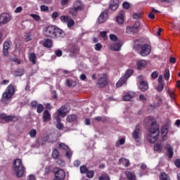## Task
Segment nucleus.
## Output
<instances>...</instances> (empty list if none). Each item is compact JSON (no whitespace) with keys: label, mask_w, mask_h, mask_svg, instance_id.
Segmentation results:
<instances>
[{"label":"nucleus","mask_w":180,"mask_h":180,"mask_svg":"<svg viewBox=\"0 0 180 180\" xmlns=\"http://www.w3.org/2000/svg\"><path fill=\"white\" fill-rule=\"evenodd\" d=\"M70 53H72L73 54H77L78 53V48L74 46L71 50Z\"/></svg>","instance_id":"obj_62"},{"label":"nucleus","mask_w":180,"mask_h":180,"mask_svg":"<svg viewBox=\"0 0 180 180\" xmlns=\"http://www.w3.org/2000/svg\"><path fill=\"white\" fill-rule=\"evenodd\" d=\"M95 50L96 51H101L102 50V44L101 43H97L95 44Z\"/></svg>","instance_id":"obj_46"},{"label":"nucleus","mask_w":180,"mask_h":180,"mask_svg":"<svg viewBox=\"0 0 180 180\" xmlns=\"http://www.w3.org/2000/svg\"><path fill=\"white\" fill-rule=\"evenodd\" d=\"M122 46H123V42L122 40L119 39L116 35H113V50L114 51H120V49H122Z\"/></svg>","instance_id":"obj_11"},{"label":"nucleus","mask_w":180,"mask_h":180,"mask_svg":"<svg viewBox=\"0 0 180 180\" xmlns=\"http://www.w3.org/2000/svg\"><path fill=\"white\" fill-rule=\"evenodd\" d=\"M29 134L30 137H35V136L37 134V131H36V129H32Z\"/></svg>","instance_id":"obj_49"},{"label":"nucleus","mask_w":180,"mask_h":180,"mask_svg":"<svg viewBox=\"0 0 180 180\" xmlns=\"http://www.w3.org/2000/svg\"><path fill=\"white\" fill-rule=\"evenodd\" d=\"M29 60L32 63V64H36V54L30 53L29 55Z\"/></svg>","instance_id":"obj_33"},{"label":"nucleus","mask_w":180,"mask_h":180,"mask_svg":"<svg viewBox=\"0 0 180 180\" xmlns=\"http://www.w3.org/2000/svg\"><path fill=\"white\" fill-rule=\"evenodd\" d=\"M0 119L5 120V122H16L18 117L15 115H6V114H1Z\"/></svg>","instance_id":"obj_14"},{"label":"nucleus","mask_w":180,"mask_h":180,"mask_svg":"<svg viewBox=\"0 0 180 180\" xmlns=\"http://www.w3.org/2000/svg\"><path fill=\"white\" fill-rule=\"evenodd\" d=\"M141 137V127L139 125H136L135 129L132 132V139L139 143Z\"/></svg>","instance_id":"obj_10"},{"label":"nucleus","mask_w":180,"mask_h":180,"mask_svg":"<svg viewBox=\"0 0 180 180\" xmlns=\"http://www.w3.org/2000/svg\"><path fill=\"white\" fill-rule=\"evenodd\" d=\"M134 96H135L134 92L129 91L123 96V101H124L125 102H129V101H131V99L134 98Z\"/></svg>","instance_id":"obj_20"},{"label":"nucleus","mask_w":180,"mask_h":180,"mask_svg":"<svg viewBox=\"0 0 180 180\" xmlns=\"http://www.w3.org/2000/svg\"><path fill=\"white\" fill-rule=\"evenodd\" d=\"M117 22L119 25H123L124 22V11H120L119 15L117 16Z\"/></svg>","instance_id":"obj_18"},{"label":"nucleus","mask_w":180,"mask_h":180,"mask_svg":"<svg viewBox=\"0 0 180 180\" xmlns=\"http://www.w3.org/2000/svg\"><path fill=\"white\" fill-rule=\"evenodd\" d=\"M108 84V76L106 74H100L98 76V82L97 85L100 86V88H105Z\"/></svg>","instance_id":"obj_6"},{"label":"nucleus","mask_w":180,"mask_h":180,"mask_svg":"<svg viewBox=\"0 0 180 180\" xmlns=\"http://www.w3.org/2000/svg\"><path fill=\"white\" fill-rule=\"evenodd\" d=\"M22 75H23V70H17V71L15 72V75H16V77H22Z\"/></svg>","instance_id":"obj_60"},{"label":"nucleus","mask_w":180,"mask_h":180,"mask_svg":"<svg viewBox=\"0 0 180 180\" xmlns=\"http://www.w3.org/2000/svg\"><path fill=\"white\" fill-rule=\"evenodd\" d=\"M151 77L153 79H155V78H158V72L157 71H155L152 73L151 75Z\"/></svg>","instance_id":"obj_61"},{"label":"nucleus","mask_w":180,"mask_h":180,"mask_svg":"<svg viewBox=\"0 0 180 180\" xmlns=\"http://www.w3.org/2000/svg\"><path fill=\"white\" fill-rule=\"evenodd\" d=\"M68 112H70V108L67 105H63L57 110L56 114L53 115V117L58 116L60 117L61 116V117H65Z\"/></svg>","instance_id":"obj_7"},{"label":"nucleus","mask_w":180,"mask_h":180,"mask_svg":"<svg viewBox=\"0 0 180 180\" xmlns=\"http://www.w3.org/2000/svg\"><path fill=\"white\" fill-rule=\"evenodd\" d=\"M154 150H155V151H157L158 153H161V151H162V145L161 144V143H156L154 146Z\"/></svg>","instance_id":"obj_31"},{"label":"nucleus","mask_w":180,"mask_h":180,"mask_svg":"<svg viewBox=\"0 0 180 180\" xmlns=\"http://www.w3.org/2000/svg\"><path fill=\"white\" fill-rule=\"evenodd\" d=\"M42 117H43V122L45 123L46 122H49V120H51V115L47 110L44 111Z\"/></svg>","instance_id":"obj_19"},{"label":"nucleus","mask_w":180,"mask_h":180,"mask_svg":"<svg viewBox=\"0 0 180 180\" xmlns=\"http://www.w3.org/2000/svg\"><path fill=\"white\" fill-rule=\"evenodd\" d=\"M54 33H56V27L53 25L46 27L43 31L44 36H46V37H51L52 39L56 36Z\"/></svg>","instance_id":"obj_5"},{"label":"nucleus","mask_w":180,"mask_h":180,"mask_svg":"<svg viewBox=\"0 0 180 180\" xmlns=\"http://www.w3.org/2000/svg\"><path fill=\"white\" fill-rule=\"evenodd\" d=\"M139 47L141 49V51L139 54L142 57H146V56L150 55V53H151V46H150V45L142 44V45H139Z\"/></svg>","instance_id":"obj_8"},{"label":"nucleus","mask_w":180,"mask_h":180,"mask_svg":"<svg viewBox=\"0 0 180 180\" xmlns=\"http://www.w3.org/2000/svg\"><path fill=\"white\" fill-rule=\"evenodd\" d=\"M139 101H141V102H146V101H147V96L144 94H140Z\"/></svg>","instance_id":"obj_47"},{"label":"nucleus","mask_w":180,"mask_h":180,"mask_svg":"<svg viewBox=\"0 0 180 180\" xmlns=\"http://www.w3.org/2000/svg\"><path fill=\"white\" fill-rule=\"evenodd\" d=\"M13 95H15V87L12 85H9L3 94L1 102L4 105H8L9 103V99H11Z\"/></svg>","instance_id":"obj_3"},{"label":"nucleus","mask_w":180,"mask_h":180,"mask_svg":"<svg viewBox=\"0 0 180 180\" xmlns=\"http://www.w3.org/2000/svg\"><path fill=\"white\" fill-rule=\"evenodd\" d=\"M0 19L3 25H6V23L11 22L12 17L11 16V14L8 13H4L0 15Z\"/></svg>","instance_id":"obj_13"},{"label":"nucleus","mask_w":180,"mask_h":180,"mask_svg":"<svg viewBox=\"0 0 180 180\" xmlns=\"http://www.w3.org/2000/svg\"><path fill=\"white\" fill-rule=\"evenodd\" d=\"M41 11L42 12H47V11H49V7L47 6L42 5L41 6Z\"/></svg>","instance_id":"obj_54"},{"label":"nucleus","mask_w":180,"mask_h":180,"mask_svg":"<svg viewBox=\"0 0 180 180\" xmlns=\"http://www.w3.org/2000/svg\"><path fill=\"white\" fill-rule=\"evenodd\" d=\"M53 118L56 120L57 124H56V127L59 130H63L64 129V125L63 123H61V119H60V117L58 116H54Z\"/></svg>","instance_id":"obj_22"},{"label":"nucleus","mask_w":180,"mask_h":180,"mask_svg":"<svg viewBox=\"0 0 180 180\" xmlns=\"http://www.w3.org/2000/svg\"><path fill=\"white\" fill-rule=\"evenodd\" d=\"M53 39H60V37H64L65 36V32L63 30L56 27Z\"/></svg>","instance_id":"obj_15"},{"label":"nucleus","mask_w":180,"mask_h":180,"mask_svg":"<svg viewBox=\"0 0 180 180\" xmlns=\"http://www.w3.org/2000/svg\"><path fill=\"white\" fill-rule=\"evenodd\" d=\"M108 32L103 31L100 32V36L103 39V40H108Z\"/></svg>","instance_id":"obj_37"},{"label":"nucleus","mask_w":180,"mask_h":180,"mask_svg":"<svg viewBox=\"0 0 180 180\" xmlns=\"http://www.w3.org/2000/svg\"><path fill=\"white\" fill-rule=\"evenodd\" d=\"M133 27H134V29L136 30V32H138L139 27H140V22L139 21L136 22Z\"/></svg>","instance_id":"obj_59"},{"label":"nucleus","mask_w":180,"mask_h":180,"mask_svg":"<svg viewBox=\"0 0 180 180\" xmlns=\"http://www.w3.org/2000/svg\"><path fill=\"white\" fill-rule=\"evenodd\" d=\"M55 54L57 57H61L63 56V51L61 50H56Z\"/></svg>","instance_id":"obj_57"},{"label":"nucleus","mask_w":180,"mask_h":180,"mask_svg":"<svg viewBox=\"0 0 180 180\" xmlns=\"http://www.w3.org/2000/svg\"><path fill=\"white\" fill-rule=\"evenodd\" d=\"M125 175L127 176L129 180H136V174L129 171L125 172Z\"/></svg>","instance_id":"obj_26"},{"label":"nucleus","mask_w":180,"mask_h":180,"mask_svg":"<svg viewBox=\"0 0 180 180\" xmlns=\"http://www.w3.org/2000/svg\"><path fill=\"white\" fill-rule=\"evenodd\" d=\"M156 89L158 91V92H162L164 90V83H159Z\"/></svg>","instance_id":"obj_42"},{"label":"nucleus","mask_w":180,"mask_h":180,"mask_svg":"<svg viewBox=\"0 0 180 180\" xmlns=\"http://www.w3.org/2000/svg\"><path fill=\"white\" fill-rule=\"evenodd\" d=\"M30 16H31V18H32L34 20H37V21L40 20V17L39 16V15L30 14Z\"/></svg>","instance_id":"obj_48"},{"label":"nucleus","mask_w":180,"mask_h":180,"mask_svg":"<svg viewBox=\"0 0 180 180\" xmlns=\"http://www.w3.org/2000/svg\"><path fill=\"white\" fill-rule=\"evenodd\" d=\"M140 18H141V13H134L133 15L134 19H140Z\"/></svg>","instance_id":"obj_58"},{"label":"nucleus","mask_w":180,"mask_h":180,"mask_svg":"<svg viewBox=\"0 0 180 180\" xmlns=\"http://www.w3.org/2000/svg\"><path fill=\"white\" fill-rule=\"evenodd\" d=\"M66 85L69 87L71 86H77V82L74 81V80H70V79H67L66 80Z\"/></svg>","instance_id":"obj_32"},{"label":"nucleus","mask_w":180,"mask_h":180,"mask_svg":"<svg viewBox=\"0 0 180 180\" xmlns=\"http://www.w3.org/2000/svg\"><path fill=\"white\" fill-rule=\"evenodd\" d=\"M88 172V168H86V165H82L80 167V172L81 174H85V172Z\"/></svg>","instance_id":"obj_44"},{"label":"nucleus","mask_w":180,"mask_h":180,"mask_svg":"<svg viewBox=\"0 0 180 180\" xmlns=\"http://www.w3.org/2000/svg\"><path fill=\"white\" fill-rule=\"evenodd\" d=\"M74 25H75V22L74 20H72V18H70L69 21L67 22V26L69 27V29H71Z\"/></svg>","instance_id":"obj_36"},{"label":"nucleus","mask_w":180,"mask_h":180,"mask_svg":"<svg viewBox=\"0 0 180 180\" xmlns=\"http://www.w3.org/2000/svg\"><path fill=\"white\" fill-rule=\"evenodd\" d=\"M113 8L114 9H117L119 8V0H114Z\"/></svg>","instance_id":"obj_52"},{"label":"nucleus","mask_w":180,"mask_h":180,"mask_svg":"<svg viewBox=\"0 0 180 180\" xmlns=\"http://www.w3.org/2000/svg\"><path fill=\"white\" fill-rule=\"evenodd\" d=\"M122 6L124 9H129L130 8V4L129 2H124Z\"/></svg>","instance_id":"obj_53"},{"label":"nucleus","mask_w":180,"mask_h":180,"mask_svg":"<svg viewBox=\"0 0 180 180\" xmlns=\"http://www.w3.org/2000/svg\"><path fill=\"white\" fill-rule=\"evenodd\" d=\"M13 169L15 172V175L18 178H22L25 174V167L22 164V160L17 159L14 161L13 165Z\"/></svg>","instance_id":"obj_2"},{"label":"nucleus","mask_w":180,"mask_h":180,"mask_svg":"<svg viewBox=\"0 0 180 180\" xmlns=\"http://www.w3.org/2000/svg\"><path fill=\"white\" fill-rule=\"evenodd\" d=\"M86 172L87 178H94V171H88Z\"/></svg>","instance_id":"obj_50"},{"label":"nucleus","mask_w":180,"mask_h":180,"mask_svg":"<svg viewBox=\"0 0 180 180\" xmlns=\"http://www.w3.org/2000/svg\"><path fill=\"white\" fill-rule=\"evenodd\" d=\"M99 180H110V179H109V176L107 174H103L99 177Z\"/></svg>","instance_id":"obj_51"},{"label":"nucleus","mask_w":180,"mask_h":180,"mask_svg":"<svg viewBox=\"0 0 180 180\" xmlns=\"http://www.w3.org/2000/svg\"><path fill=\"white\" fill-rule=\"evenodd\" d=\"M164 77H165V79H166V81H168V79H169V69H166L165 70Z\"/></svg>","instance_id":"obj_40"},{"label":"nucleus","mask_w":180,"mask_h":180,"mask_svg":"<svg viewBox=\"0 0 180 180\" xmlns=\"http://www.w3.org/2000/svg\"><path fill=\"white\" fill-rule=\"evenodd\" d=\"M23 11V8L22 6H18L15 10V13H20Z\"/></svg>","instance_id":"obj_55"},{"label":"nucleus","mask_w":180,"mask_h":180,"mask_svg":"<svg viewBox=\"0 0 180 180\" xmlns=\"http://www.w3.org/2000/svg\"><path fill=\"white\" fill-rule=\"evenodd\" d=\"M108 13H109V10H105L100 14L98 19L99 25H102V23H105L108 20Z\"/></svg>","instance_id":"obj_12"},{"label":"nucleus","mask_w":180,"mask_h":180,"mask_svg":"<svg viewBox=\"0 0 180 180\" xmlns=\"http://www.w3.org/2000/svg\"><path fill=\"white\" fill-rule=\"evenodd\" d=\"M42 44L44 47H46L47 49H51V47H53V40L50 39H46L43 41Z\"/></svg>","instance_id":"obj_21"},{"label":"nucleus","mask_w":180,"mask_h":180,"mask_svg":"<svg viewBox=\"0 0 180 180\" xmlns=\"http://www.w3.org/2000/svg\"><path fill=\"white\" fill-rule=\"evenodd\" d=\"M145 122L150 125L148 127L149 133L146 136L147 140L150 143L156 142L158 140V137H160V127L157 124V122H155L153 117H148Z\"/></svg>","instance_id":"obj_1"},{"label":"nucleus","mask_w":180,"mask_h":180,"mask_svg":"<svg viewBox=\"0 0 180 180\" xmlns=\"http://www.w3.org/2000/svg\"><path fill=\"white\" fill-rule=\"evenodd\" d=\"M70 18L71 17H70L68 15H62V16H60V21L63 23H68V22L69 21Z\"/></svg>","instance_id":"obj_34"},{"label":"nucleus","mask_w":180,"mask_h":180,"mask_svg":"<svg viewBox=\"0 0 180 180\" xmlns=\"http://www.w3.org/2000/svg\"><path fill=\"white\" fill-rule=\"evenodd\" d=\"M125 139H121L120 140H119L116 143L115 146L116 147H119V146H123V144L125 143Z\"/></svg>","instance_id":"obj_43"},{"label":"nucleus","mask_w":180,"mask_h":180,"mask_svg":"<svg viewBox=\"0 0 180 180\" xmlns=\"http://www.w3.org/2000/svg\"><path fill=\"white\" fill-rule=\"evenodd\" d=\"M120 164H122V165L125 166L126 167L130 165V160L126 159V158H121L119 160Z\"/></svg>","instance_id":"obj_24"},{"label":"nucleus","mask_w":180,"mask_h":180,"mask_svg":"<svg viewBox=\"0 0 180 180\" xmlns=\"http://www.w3.org/2000/svg\"><path fill=\"white\" fill-rule=\"evenodd\" d=\"M174 165H176V167H177V168H180V160L176 159L174 162Z\"/></svg>","instance_id":"obj_64"},{"label":"nucleus","mask_w":180,"mask_h":180,"mask_svg":"<svg viewBox=\"0 0 180 180\" xmlns=\"http://www.w3.org/2000/svg\"><path fill=\"white\" fill-rule=\"evenodd\" d=\"M147 64H148V61L146 60H139L136 62L137 69L141 70V68H144V67H146Z\"/></svg>","instance_id":"obj_17"},{"label":"nucleus","mask_w":180,"mask_h":180,"mask_svg":"<svg viewBox=\"0 0 180 180\" xmlns=\"http://www.w3.org/2000/svg\"><path fill=\"white\" fill-rule=\"evenodd\" d=\"M133 74V70H127L125 75L120 79V80L117 82L116 86L117 88H120V86H122L123 84L131 77V75Z\"/></svg>","instance_id":"obj_4"},{"label":"nucleus","mask_w":180,"mask_h":180,"mask_svg":"<svg viewBox=\"0 0 180 180\" xmlns=\"http://www.w3.org/2000/svg\"><path fill=\"white\" fill-rule=\"evenodd\" d=\"M166 148L167 150L168 158H172V157H174V149H172L171 146L166 147Z\"/></svg>","instance_id":"obj_28"},{"label":"nucleus","mask_w":180,"mask_h":180,"mask_svg":"<svg viewBox=\"0 0 180 180\" xmlns=\"http://www.w3.org/2000/svg\"><path fill=\"white\" fill-rule=\"evenodd\" d=\"M167 94L170 96L171 99H175V93L171 91L169 89L167 90Z\"/></svg>","instance_id":"obj_41"},{"label":"nucleus","mask_w":180,"mask_h":180,"mask_svg":"<svg viewBox=\"0 0 180 180\" xmlns=\"http://www.w3.org/2000/svg\"><path fill=\"white\" fill-rule=\"evenodd\" d=\"M136 32H137L136 30L134 29V27H128L127 28V33H136Z\"/></svg>","instance_id":"obj_39"},{"label":"nucleus","mask_w":180,"mask_h":180,"mask_svg":"<svg viewBox=\"0 0 180 180\" xmlns=\"http://www.w3.org/2000/svg\"><path fill=\"white\" fill-rule=\"evenodd\" d=\"M9 47H11V42L6 41L4 44V56H8V50H9Z\"/></svg>","instance_id":"obj_25"},{"label":"nucleus","mask_w":180,"mask_h":180,"mask_svg":"<svg viewBox=\"0 0 180 180\" xmlns=\"http://www.w3.org/2000/svg\"><path fill=\"white\" fill-rule=\"evenodd\" d=\"M73 8L76 9V11H82L84 8V6L82 5V3L79 1H76L73 4Z\"/></svg>","instance_id":"obj_23"},{"label":"nucleus","mask_w":180,"mask_h":180,"mask_svg":"<svg viewBox=\"0 0 180 180\" xmlns=\"http://www.w3.org/2000/svg\"><path fill=\"white\" fill-rule=\"evenodd\" d=\"M160 180H171V178H169V176L165 172H162L160 174Z\"/></svg>","instance_id":"obj_29"},{"label":"nucleus","mask_w":180,"mask_h":180,"mask_svg":"<svg viewBox=\"0 0 180 180\" xmlns=\"http://www.w3.org/2000/svg\"><path fill=\"white\" fill-rule=\"evenodd\" d=\"M69 13L70 15H71L72 16H77V13H78V11L77 9H75L74 7L73 8H70L69 9Z\"/></svg>","instance_id":"obj_35"},{"label":"nucleus","mask_w":180,"mask_h":180,"mask_svg":"<svg viewBox=\"0 0 180 180\" xmlns=\"http://www.w3.org/2000/svg\"><path fill=\"white\" fill-rule=\"evenodd\" d=\"M59 148L60 150H68V146L65 145V143H59Z\"/></svg>","instance_id":"obj_45"},{"label":"nucleus","mask_w":180,"mask_h":180,"mask_svg":"<svg viewBox=\"0 0 180 180\" xmlns=\"http://www.w3.org/2000/svg\"><path fill=\"white\" fill-rule=\"evenodd\" d=\"M58 12H54L52 13L51 15V18L53 20H56V19H57V18H58Z\"/></svg>","instance_id":"obj_56"},{"label":"nucleus","mask_w":180,"mask_h":180,"mask_svg":"<svg viewBox=\"0 0 180 180\" xmlns=\"http://www.w3.org/2000/svg\"><path fill=\"white\" fill-rule=\"evenodd\" d=\"M77 119H78V117L76 115H70L67 117L66 120L69 123H71L72 122H75Z\"/></svg>","instance_id":"obj_27"},{"label":"nucleus","mask_w":180,"mask_h":180,"mask_svg":"<svg viewBox=\"0 0 180 180\" xmlns=\"http://www.w3.org/2000/svg\"><path fill=\"white\" fill-rule=\"evenodd\" d=\"M58 157H60V152H58L57 149H53L52 152V158L58 160Z\"/></svg>","instance_id":"obj_30"},{"label":"nucleus","mask_w":180,"mask_h":180,"mask_svg":"<svg viewBox=\"0 0 180 180\" xmlns=\"http://www.w3.org/2000/svg\"><path fill=\"white\" fill-rule=\"evenodd\" d=\"M44 110V106H43L41 104H38L37 106V113H41Z\"/></svg>","instance_id":"obj_38"},{"label":"nucleus","mask_w":180,"mask_h":180,"mask_svg":"<svg viewBox=\"0 0 180 180\" xmlns=\"http://www.w3.org/2000/svg\"><path fill=\"white\" fill-rule=\"evenodd\" d=\"M37 105H39V103H37V101H34L31 103L32 108H37Z\"/></svg>","instance_id":"obj_63"},{"label":"nucleus","mask_w":180,"mask_h":180,"mask_svg":"<svg viewBox=\"0 0 180 180\" xmlns=\"http://www.w3.org/2000/svg\"><path fill=\"white\" fill-rule=\"evenodd\" d=\"M138 82H139V88L142 92H146L148 89V83L144 81V76L140 75L138 77Z\"/></svg>","instance_id":"obj_9"},{"label":"nucleus","mask_w":180,"mask_h":180,"mask_svg":"<svg viewBox=\"0 0 180 180\" xmlns=\"http://www.w3.org/2000/svg\"><path fill=\"white\" fill-rule=\"evenodd\" d=\"M168 131H169V129H168L167 125H165L161 128L160 135L163 141H165V140H167V134H168Z\"/></svg>","instance_id":"obj_16"}]
</instances>
